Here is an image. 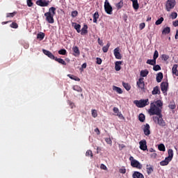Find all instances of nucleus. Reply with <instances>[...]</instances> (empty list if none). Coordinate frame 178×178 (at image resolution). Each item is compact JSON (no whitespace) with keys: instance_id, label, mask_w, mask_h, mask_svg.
Listing matches in <instances>:
<instances>
[{"instance_id":"nucleus-52","label":"nucleus","mask_w":178,"mask_h":178,"mask_svg":"<svg viewBox=\"0 0 178 178\" xmlns=\"http://www.w3.org/2000/svg\"><path fill=\"white\" fill-rule=\"evenodd\" d=\"M105 141L107 144L112 145V140L111 139V138H106Z\"/></svg>"},{"instance_id":"nucleus-20","label":"nucleus","mask_w":178,"mask_h":178,"mask_svg":"<svg viewBox=\"0 0 178 178\" xmlns=\"http://www.w3.org/2000/svg\"><path fill=\"white\" fill-rule=\"evenodd\" d=\"M168 156L166 157L167 159H169L170 161H172V159H173V155H174L173 149H169L168 150Z\"/></svg>"},{"instance_id":"nucleus-1","label":"nucleus","mask_w":178,"mask_h":178,"mask_svg":"<svg viewBox=\"0 0 178 178\" xmlns=\"http://www.w3.org/2000/svg\"><path fill=\"white\" fill-rule=\"evenodd\" d=\"M162 106H163V103L159 99L151 103L149 113L152 115H156V116L153 117L154 123H156V124H159L160 127H165L166 126V122L163 118Z\"/></svg>"},{"instance_id":"nucleus-27","label":"nucleus","mask_w":178,"mask_h":178,"mask_svg":"<svg viewBox=\"0 0 178 178\" xmlns=\"http://www.w3.org/2000/svg\"><path fill=\"white\" fill-rule=\"evenodd\" d=\"M149 73V72L148 71V70H141L140 71V76L141 77H147V76H148Z\"/></svg>"},{"instance_id":"nucleus-3","label":"nucleus","mask_w":178,"mask_h":178,"mask_svg":"<svg viewBox=\"0 0 178 178\" xmlns=\"http://www.w3.org/2000/svg\"><path fill=\"white\" fill-rule=\"evenodd\" d=\"M134 104L137 106V108H145L147 105H149V100L148 99L135 100Z\"/></svg>"},{"instance_id":"nucleus-43","label":"nucleus","mask_w":178,"mask_h":178,"mask_svg":"<svg viewBox=\"0 0 178 178\" xmlns=\"http://www.w3.org/2000/svg\"><path fill=\"white\" fill-rule=\"evenodd\" d=\"M58 54L59 55H66V54H67V51L65 49H61L58 51Z\"/></svg>"},{"instance_id":"nucleus-18","label":"nucleus","mask_w":178,"mask_h":178,"mask_svg":"<svg viewBox=\"0 0 178 178\" xmlns=\"http://www.w3.org/2000/svg\"><path fill=\"white\" fill-rule=\"evenodd\" d=\"M122 61H116L115 63V70H116V72H119L120 69H122V67H120V65H122Z\"/></svg>"},{"instance_id":"nucleus-26","label":"nucleus","mask_w":178,"mask_h":178,"mask_svg":"<svg viewBox=\"0 0 178 178\" xmlns=\"http://www.w3.org/2000/svg\"><path fill=\"white\" fill-rule=\"evenodd\" d=\"M146 63L147 65H151L152 66H155L156 65V60L154 58L152 60L149 59L147 60Z\"/></svg>"},{"instance_id":"nucleus-40","label":"nucleus","mask_w":178,"mask_h":178,"mask_svg":"<svg viewBox=\"0 0 178 178\" xmlns=\"http://www.w3.org/2000/svg\"><path fill=\"white\" fill-rule=\"evenodd\" d=\"M163 20L164 19L162 17L160 19H157L155 22L156 26H159V24H162Z\"/></svg>"},{"instance_id":"nucleus-41","label":"nucleus","mask_w":178,"mask_h":178,"mask_svg":"<svg viewBox=\"0 0 178 178\" xmlns=\"http://www.w3.org/2000/svg\"><path fill=\"white\" fill-rule=\"evenodd\" d=\"M132 3L134 9H135V10H138V8H140V6L138 5V1H135Z\"/></svg>"},{"instance_id":"nucleus-36","label":"nucleus","mask_w":178,"mask_h":178,"mask_svg":"<svg viewBox=\"0 0 178 178\" xmlns=\"http://www.w3.org/2000/svg\"><path fill=\"white\" fill-rule=\"evenodd\" d=\"M72 88L74 91H77V92H81V91H83L81 87L77 85L74 86Z\"/></svg>"},{"instance_id":"nucleus-50","label":"nucleus","mask_w":178,"mask_h":178,"mask_svg":"<svg viewBox=\"0 0 178 178\" xmlns=\"http://www.w3.org/2000/svg\"><path fill=\"white\" fill-rule=\"evenodd\" d=\"M170 17H171V19H172V20H175V19H176V17H177V13H176V12L172 13L170 15Z\"/></svg>"},{"instance_id":"nucleus-47","label":"nucleus","mask_w":178,"mask_h":178,"mask_svg":"<svg viewBox=\"0 0 178 178\" xmlns=\"http://www.w3.org/2000/svg\"><path fill=\"white\" fill-rule=\"evenodd\" d=\"M33 1H35V0H33ZM26 3H27V6H29V8H31V6H33V5H34V3H33V0H27Z\"/></svg>"},{"instance_id":"nucleus-64","label":"nucleus","mask_w":178,"mask_h":178,"mask_svg":"<svg viewBox=\"0 0 178 178\" xmlns=\"http://www.w3.org/2000/svg\"><path fill=\"white\" fill-rule=\"evenodd\" d=\"M175 40H178V29L176 31Z\"/></svg>"},{"instance_id":"nucleus-56","label":"nucleus","mask_w":178,"mask_h":178,"mask_svg":"<svg viewBox=\"0 0 178 178\" xmlns=\"http://www.w3.org/2000/svg\"><path fill=\"white\" fill-rule=\"evenodd\" d=\"M97 61H96V63L97 65H101V63H102V59H101V58H97Z\"/></svg>"},{"instance_id":"nucleus-55","label":"nucleus","mask_w":178,"mask_h":178,"mask_svg":"<svg viewBox=\"0 0 178 178\" xmlns=\"http://www.w3.org/2000/svg\"><path fill=\"white\" fill-rule=\"evenodd\" d=\"M145 23H141V24H140V25H139V29H140V30H143V29H145Z\"/></svg>"},{"instance_id":"nucleus-12","label":"nucleus","mask_w":178,"mask_h":178,"mask_svg":"<svg viewBox=\"0 0 178 178\" xmlns=\"http://www.w3.org/2000/svg\"><path fill=\"white\" fill-rule=\"evenodd\" d=\"M120 48L116 47L114 49V56L115 57V59H122V54H120Z\"/></svg>"},{"instance_id":"nucleus-31","label":"nucleus","mask_w":178,"mask_h":178,"mask_svg":"<svg viewBox=\"0 0 178 178\" xmlns=\"http://www.w3.org/2000/svg\"><path fill=\"white\" fill-rule=\"evenodd\" d=\"M99 19V14L98 12H95L93 15V23H97V20Z\"/></svg>"},{"instance_id":"nucleus-2","label":"nucleus","mask_w":178,"mask_h":178,"mask_svg":"<svg viewBox=\"0 0 178 178\" xmlns=\"http://www.w3.org/2000/svg\"><path fill=\"white\" fill-rule=\"evenodd\" d=\"M56 13V8L55 7H51L49 9V12L44 13V16L46 17V21L47 23L50 24H54L55 23V19H54V16H55Z\"/></svg>"},{"instance_id":"nucleus-24","label":"nucleus","mask_w":178,"mask_h":178,"mask_svg":"<svg viewBox=\"0 0 178 178\" xmlns=\"http://www.w3.org/2000/svg\"><path fill=\"white\" fill-rule=\"evenodd\" d=\"M146 170L147 175H151L152 172H154V168L151 165H146Z\"/></svg>"},{"instance_id":"nucleus-7","label":"nucleus","mask_w":178,"mask_h":178,"mask_svg":"<svg viewBox=\"0 0 178 178\" xmlns=\"http://www.w3.org/2000/svg\"><path fill=\"white\" fill-rule=\"evenodd\" d=\"M36 5H38V6H42V8H44L45 6H48V5H49V1L38 0L36 1Z\"/></svg>"},{"instance_id":"nucleus-16","label":"nucleus","mask_w":178,"mask_h":178,"mask_svg":"<svg viewBox=\"0 0 178 178\" xmlns=\"http://www.w3.org/2000/svg\"><path fill=\"white\" fill-rule=\"evenodd\" d=\"M72 51L74 52V56H80V49L77 46H74L72 47Z\"/></svg>"},{"instance_id":"nucleus-30","label":"nucleus","mask_w":178,"mask_h":178,"mask_svg":"<svg viewBox=\"0 0 178 178\" xmlns=\"http://www.w3.org/2000/svg\"><path fill=\"white\" fill-rule=\"evenodd\" d=\"M54 60H56V62H58V63H60L61 65H64L65 66H66V61L62 58H58V57H56Z\"/></svg>"},{"instance_id":"nucleus-21","label":"nucleus","mask_w":178,"mask_h":178,"mask_svg":"<svg viewBox=\"0 0 178 178\" xmlns=\"http://www.w3.org/2000/svg\"><path fill=\"white\" fill-rule=\"evenodd\" d=\"M88 26H87V24H84L83 27L81 29V35H84L87 34V33H88Z\"/></svg>"},{"instance_id":"nucleus-13","label":"nucleus","mask_w":178,"mask_h":178,"mask_svg":"<svg viewBox=\"0 0 178 178\" xmlns=\"http://www.w3.org/2000/svg\"><path fill=\"white\" fill-rule=\"evenodd\" d=\"M169 87V83L168 82H162L161 83V90L163 93L168 91V88Z\"/></svg>"},{"instance_id":"nucleus-32","label":"nucleus","mask_w":178,"mask_h":178,"mask_svg":"<svg viewBox=\"0 0 178 178\" xmlns=\"http://www.w3.org/2000/svg\"><path fill=\"white\" fill-rule=\"evenodd\" d=\"M67 76L70 77V79H71V80H74L75 81H80V78H79L76 76H74L73 74H68Z\"/></svg>"},{"instance_id":"nucleus-53","label":"nucleus","mask_w":178,"mask_h":178,"mask_svg":"<svg viewBox=\"0 0 178 178\" xmlns=\"http://www.w3.org/2000/svg\"><path fill=\"white\" fill-rule=\"evenodd\" d=\"M168 107L170 109H176V104H175V103L170 104Z\"/></svg>"},{"instance_id":"nucleus-10","label":"nucleus","mask_w":178,"mask_h":178,"mask_svg":"<svg viewBox=\"0 0 178 178\" xmlns=\"http://www.w3.org/2000/svg\"><path fill=\"white\" fill-rule=\"evenodd\" d=\"M42 52L44 54L46 55V56H47L50 59H52L53 60H55V59L56 58V57H55V56L52 54V52L48 50L42 49Z\"/></svg>"},{"instance_id":"nucleus-9","label":"nucleus","mask_w":178,"mask_h":178,"mask_svg":"<svg viewBox=\"0 0 178 178\" xmlns=\"http://www.w3.org/2000/svg\"><path fill=\"white\" fill-rule=\"evenodd\" d=\"M138 88H140V90H144L145 87V83L144 82V78H140L137 81Z\"/></svg>"},{"instance_id":"nucleus-45","label":"nucleus","mask_w":178,"mask_h":178,"mask_svg":"<svg viewBox=\"0 0 178 178\" xmlns=\"http://www.w3.org/2000/svg\"><path fill=\"white\" fill-rule=\"evenodd\" d=\"M159 56V53L157 51V50H155L153 56V59H154V60H156Z\"/></svg>"},{"instance_id":"nucleus-54","label":"nucleus","mask_w":178,"mask_h":178,"mask_svg":"<svg viewBox=\"0 0 178 178\" xmlns=\"http://www.w3.org/2000/svg\"><path fill=\"white\" fill-rule=\"evenodd\" d=\"M162 59L163 60H168V59H169V56L166 55V54H163L162 56Z\"/></svg>"},{"instance_id":"nucleus-22","label":"nucleus","mask_w":178,"mask_h":178,"mask_svg":"<svg viewBox=\"0 0 178 178\" xmlns=\"http://www.w3.org/2000/svg\"><path fill=\"white\" fill-rule=\"evenodd\" d=\"M171 160H169V159H167V157H165V160L160 162L161 166H167V165H169V162H170Z\"/></svg>"},{"instance_id":"nucleus-44","label":"nucleus","mask_w":178,"mask_h":178,"mask_svg":"<svg viewBox=\"0 0 178 178\" xmlns=\"http://www.w3.org/2000/svg\"><path fill=\"white\" fill-rule=\"evenodd\" d=\"M161 66L159 65H154V66L153 67V70H154V72H158L159 70H161Z\"/></svg>"},{"instance_id":"nucleus-39","label":"nucleus","mask_w":178,"mask_h":178,"mask_svg":"<svg viewBox=\"0 0 178 178\" xmlns=\"http://www.w3.org/2000/svg\"><path fill=\"white\" fill-rule=\"evenodd\" d=\"M74 29H75V30H76L77 33H81V30H80L81 29V24H75Z\"/></svg>"},{"instance_id":"nucleus-49","label":"nucleus","mask_w":178,"mask_h":178,"mask_svg":"<svg viewBox=\"0 0 178 178\" xmlns=\"http://www.w3.org/2000/svg\"><path fill=\"white\" fill-rule=\"evenodd\" d=\"M86 156H90L91 158H93V155H92V151L91 150H88L86 153Z\"/></svg>"},{"instance_id":"nucleus-60","label":"nucleus","mask_w":178,"mask_h":178,"mask_svg":"<svg viewBox=\"0 0 178 178\" xmlns=\"http://www.w3.org/2000/svg\"><path fill=\"white\" fill-rule=\"evenodd\" d=\"M158 155L156 154V153H153V154H152L151 155H150V156H151V158L152 159H156V156H157Z\"/></svg>"},{"instance_id":"nucleus-6","label":"nucleus","mask_w":178,"mask_h":178,"mask_svg":"<svg viewBox=\"0 0 178 178\" xmlns=\"http://www.w3.org/2000/svg\"><path fill=\"white\" fill-rule=\"evenodd\" d=\"M176 6V1L175 0H168L166 3V10L167 12H170L171 9H173Z\"/></svg>"},{"instance_id":"nucleus-63","label":"nucleus","mask_w":178,"mask_h":178,"mask_svg":"<svg viewBox=\"0 0 178 178\" xmlns=\"http://www.w3.org/2000/svg\"><path fill=\"white\" fill-rule=\"evenodd\" d=\"M95 133H97L98 135L101 134V132L99 131V129H98V128H96L95 129Z\"/></svg>"},{"instance_id":"nucleus-29","label":"nucleus","mask_w":178,"mask_h":178,"mask_svg":"<svg viewBox=\"0 0 178 178\" xmlns=\"http://www.w3.org/2000/svg\"><path fill=\"white\" fill-rule=\"evenodd\" d=\"M113 91H116L118 94H123V90H122V88L118 87V86H113Z\"/></svg>"},{"instance_id":"nucleus-59","label":"nucleus","mask_w":178,"mask_h":178,"mask_svg":"<svg viewBox=\"0 0 178 178\" xmlns=\"http://www.w3.org/2000/svg\"><path fill=\"white\" fill-rule=\"evenodd\" d=\"M97 42H98V44L99 45H101L102 47V45H104V41L101 40V38H98L97 39Z\"/></svg>"},{"instance_id":"nucleus-57","label":"nucleus","mask_w":178,"mask_h":178,"mask_svg":"<svg viewBox=\"0 0 178 178\" xmlns=\"http://www.w3.org/2000/svg\"><path fill=\"white\" fill-rule=\"evenodd\" d=\"M100 168L102 169L103 170H107L108 168H106V165L105 164H101Z\"/></svg>"},{"instance_id":"nucleus-14","label":"nucleus","mask_w":178,"mask_h":178,"mask_svg":"<svg viewBox=\"0 0 178 178\" xmlns=\"http://www.w3.org/2000/svg\"><path fill=\"white\" fill-rule=\"evenodd\" d=\"M114 113L116 114V115L120 118V119H123L124 120V117L123 116V114L119 111V108L118 107H114L113 109Z\"/></svg>"},{"instance_id":"nucleus-35","label":"nucleus","mask_w":178,"mask_h":178,"mask_svg":"<svg viewBox=\"0 0 178 178\" xmlns=\"http://www.w3.org/2000/svg\"><path fill=\"white\" fill-rule=\"evenodd\" d=\"M122 86H123L124 88H125V90H127V91H130L131 86H130V85L129 83L122 82Z\"/></svg>"},{"instance_id":"nucleus-23","label":"nucleus","mask_w":178,"mask_h":178,"mask_svg":"<svg viewBox=\"0 0 178 178\" xmlns=\"http://www.w3.org/2000/svg\"><path fill=\"white\" fill-rule=\"evenodd\" d=\"M163 79V74L162 72H159L156 75V81L157 83H161Z\"/></svg>"},{"instance_id":"nucleus-5","label":"nucleus","mask_w":178,"mask_h":178,"mask_svg":"<svg viewBox=\"0 0 178 178\" xmlns=\"http://www.w3.org/2000/svg\"><path fill=\"white\" fill-rule=\"evenodd\" d=\"M104 10L108 15H112L113 9L112 8V6H111L108 0H106L104 2Z\"/></svg>"},{"instance_id":"nucleus-61","label":"nucleus","mask_w":178,"mask_h":178,"mask_svg":"<svg viewBox=\"0 0 178 178\" xmlns=\"http://www.w3.org/2000/svg\"><path fill=\"white\" fill-rule=\"evenodd\" d=\"M120 149H123V148H126V145L124 144L119 145Z\"/></svg>"},{"instance_id":"nucleus-58","label":"nucleus","mask_w":178,"mask_h":178,"mask_svg":"<svg viewBox=\"0 0 178 178\" xmlns=\"http://www.w3.org/2000/svg\"><path fill=\"white\" fill-rule=\"evenodd\" d=\"M119 172L122 173V175H124V173H126V168H120L119 170Z\"/></svg>"},{"instance_id":"nucleus-19","label":"nucleus","mask_w":178,"mask_h":178,"mask_svg":"<svg viewBox=\"0 0 178 178\" xmlns=\"http://www.w3.org/2000/svg\"><path fill=\"white\" fill-rule=\"evenodd\" d=\"M178 65L177 64H175L172 68V73L175 76H178V70H177Z\"/></svg>"},{"instance_id":"nucleus-62","label":"nucleus","mask_w":178,"mask_h":178,"mask_svg":"<svg viewBox=\"0 0 178 178\" xmlns=\"http://www.w3.org/2000/svg\"><path fill=\"white\" fill-rule=\"evenodd\" d=\"M172 24H173V26H174L175 27H177V26H178V20L172 23Z\"/></svg>"},{"instance_id":"nucleus-38","label":"nucleus","mask_w":178,"mask_h":178,"mask_svg":"<svg viewBox=\"0 0 178 178\" xmlns=\"http://www.w3.org/2000/svg\"><path fill=\"white\" fill-rule=\"evenodd\" d=\"M17 15V11H14L13 13H9L6 14V17H14V16H16Z\"/></svg>"},{"instance_id":"nucleus-8","label":"nucleus","mask_w":178,"mask_h":178,"mask_svg":"<svg viewBox=\"0 0 178 178\" xmlns=\"http://www.w3.org/2000/svg\"><path fill=\"white\" fill-rule=\"evenodd\" d=\"M139 145H140V149H141L142 151H147V149H148L147 147V140H142L139 142Z\"/></svg>"},{"instance_id":"nucleus-28","label":"nucleus","mask_w":178,"mask_h":178,"mask_svg":"<svg viewBox=\"0 0 178 178\" xmlns=\"http://www.w3.org/2000/svg\"><path fill=\"white\" fill-rule=\"evenodd\" d=\"M170 33V27L166 26L162 31V34L166 35V34H169Z\"/></svg>"},{"instance_id":"nucleus-46","label":"nucleus","mask_w":178,"mask_h":178,"mask_svg":"<svg viewBox=\"0 0 178 178\" xmlns=\"http://www.w3.org/2000/svg\"><path fill=\"white\" fill-rule=\"evenodd\" d=\"M10 27H11V29H17L19 27V25L17 24V23L16 22H13L10 25Z\"/></svg>"},{"instance_id":"nucleus-15","label":"nucleus","mask_w":178,"mask_h":178,"mask_svg":"<svg viewBox=\"0 0 178 178\" xmlns=\"http://www.w3.org/2000/svg\"><path fill=\"white\" fill-rule=\"evenodd\" d=\"M133 178H144V175L138 171H135L132 175Z\"/></svg>"},{"instance_id":"nucleus-11","label":"nucleus","mask_w":178,"mask_h":178,"mask_svg":"<svg viewBox=\"0 0 178 178\" xmlns=\"http://www.w3.org/2000/svg\"><path fill=\"white\" fill-rule=\"evenodd\" d=\"M150 127L149 124H145V125L143 127V133L145 136H149L151 134V131L149 130Z\"/></svg>"},{"instance_id":"nucleus-4","label":"nucleus","mask_w":178,"mask_h":178,"mask_svg":"<svg viewBox=\"0 0 178 178\" xmlns=\"http://www.w3.org/2000/svg\"><path fill=\"white\" fill-rule=\"evenodd\" d=\"M129 161L131 162V166L132 168H136V169H143V165L138 161L134 159V157L133 156H131L129 157Z\"/></svg>"},{"instance_id":"nucleus-34","label":"nucleus","mask_w":178,"mask_h":178,"mask_svg":"<svg viewBox=\"0 0 178 178\" xmlns=\"http://www.w3.org/2000/svg\"><path fill=\"white\" fill-rule=\"evenodd\" d=\"M138 120H140L142 123H144V122H145V115L143 113L139 114Z\"/></svg>"},{"instance_id":"nucleus-51","label":"nucleus","mask_w":178,"mask_h":178,"mask_svg":"<svg viewBox=\"0 0 178 178\" xmlns=\"http://www.w3.org/2000/svg\"><path fill=\"white\" fill-rule=\"evenodd\" d=\"M79 15V12L77 10L72 11L71 13L72 17H76Z\"/></svg>"},{"instance_id":"nucleus-37","label":"nucleus","mask_w":178,"mask_h":178,"mask_svg":"<svg viewBox=\"0 0 178 178\" xmlns=\"http://www.w3.org/2000/svg\"><path fill=\"white\" fill-rule=\"evenodd\" d=\"M109 47H111V43L108 42L107 44L102 48V51L104 53L108 52V50L109 49Z\"/></svg>"},{"instance_id":"nucleus-48","label":"nucleus","mask_w":178,"mask_h":178,"mask_svg":"<svg viewBox=\"0 0 178 178\" xmlns=\"http://www.w3.org/2000/svg\"><path fill=\"white\" fill-rule=\"evenodd\" d=\"M92 118H97V116H98V113L97 112V110L95 109L92 110Z\"/></svg>"},{"instance_id":"nucleus-42","label":"nucleus","mask_w":178,"mask_h":178,"mask_svg":"<svg viewBox=\"0 0 178 178\" xmlns=\"http://www.w3.org/2000/svg\"><path fill=\"white\" fill-rule=\"evenodd\" d=\"M159 151H163L164 152V151H165V145L163 144H160L158 147Z\"/></svg>"},{"instance_id":"nucleus-33","label":"nucleus","mask_w":178,"mask_h":178,"mask_svg":"<svg viewBox=\"0 0 178 178\" xmlns=\"http://www.w3.org/2000/svg\"><path fill=\"white\" fill-rule=\"evenodd\" d=\"M117 10H119L123 8V0H121L119 3L115 4Z\"/></svg>"},{"instance_id":"nucleus-17","label":"nucleus","mask_w":178,"mask_h":178,"mask_svg":"<svg viewBox=\"0 0 178 178\" xmlns=\"http://www.w3.org/2000/svg\"><path fill=\"white\" fill-rule=\"evenodd\" d=\"M152 95H156L157 94H161V90H159V86H155L152 91Z\"/></svg>"},{"instance_id":"nucleus-25","label":"nucleus","mask_w":178,"mask_h":178,"mask_svg":"<svg viewBox=\"0 0 178 178\" xmlns=\"http://www.w3.org/2000/svg\"><path fill=\"white\" fill-rule=\"evenodd\" d=\"M44 38H45V33L42 32H40L37 35V38L38 40H40V41H42V40H44Z\"/></svg>"}]
</instances>
